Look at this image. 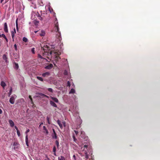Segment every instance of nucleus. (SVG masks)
Instances as JSON below:
<instances>
[{
  "label": "nucleus",
  "mask_w": 160,
  "mask_h": 160,
  "mask_svg": "<svg viewBox=\"0 0 160 160\" xmlns=\"http://www.w3.org/2000/svg\"><path fill=\"white\" fill-rule=\"evenodd\" d=\"M4 0H1V3H2Z\"/></svg>",
  "instance_id": "nucleus-52"
},
{
  "label": "nucleus",
  "mask_w": 160,
  "mask_h": 160,
  "mask_svg": "<svg viewBox=\"0 0 160 160\" xmlns=\"http://www.w3.org/2000/svg\"><path fill=\"white\" fill-rule=\"evenodd\" d=\"M17 132L18 136L20 137V133L19 131L17 130Z\"/></svg>",
  "instance_id": "nucleus-34"
},
{
  "label": "nucleus",
  "mask_w": 160,
  "mask_h": 160,
  "mask_svg": "<svg viewBox=\"0 0 160 160\" xmlns=\"http://www.w3.org/2000/svg\"><path fill=\"white\" fill-rule=\"evenodd\" d=\"M54 152V154L55 156H56V152Z\"/></svg>",
  "instance_id": "nucleus-54"
},
{
  "label": "nucleus",
  "mask_w": 160,
  "mask_h": 160,
  "mask_svg": "<svg viewBox=\"0 0 160 160\" xmlns=\"http://www.w3.org/2000/svg\"><path fill=\"white\" fill-rule=\"evenodd\" d=\"M58 160H65V159L64 157L60 156L58 157Z\"/></svg>",
  "instance_id": "nucleus-18"
},
{
  "label": "nucleus",
  "mask_w": 160,
  "mask_h": 160,
  "mask_svg": "<svg viewBox=\"0 0 160 160\" xmlns=\"http://www.w3.org/2000/svg\"><path fill=\"white\" fill-rule=\"evenodd\" d=\"M12 88H11L9 90V92L8 93V96L10 97L12 94Z\"/></svg>",
  "instance_id": "nucleus-26"
},
{
  "label": "nucleus",
  "mask_w": 160,
  "mask_h": 160,
  "mask_svg": "<svg viewBox=\"0 0 160 160\" xmlns=\"http://www.w3.org/2000/svg\"><path fill=\"white\" fill-rule=\"evenodd\" d=\"M84 148H87V147H88V146L87 145H84Z\"/></svg>",
  "instance_id": "nucleus-47"
},
{
  "label": "nucleus",
  "mask_w": 160,
  "mask_h": 160,
  "mask_svg": "<svg viewBox=\"0 0 160 160\" xmlns=\"http://www.w3.org/2000/svg\"><path fill=\"white\" fill-rule=\"evenodd\" d=\"M17 21L18 20L17 19L16 21V26H18Z\"/></svg>",
  "instance_id": "nucleus-44"
},
{
  "label": "nucleus",
  "mask_w": 160,
  "mask_h": 160,
  "mask_svg": "<svg viewBox=\"0 0 160 160\" xmlns=\"http://www.w3.org/2000/svg\"><path fill=\"white\" fill-rule=\"evenodd\" d=\"M75 92V90L73 88H72L71 89L69 93H74Z\"/></svg>",
  "instance_id": "nucleus-25"
},
{
  "label": "nucleus",
  "mask_w": 160,
  "mask_h": 160,
  "mask_svg": "<svg viewBox=\"0 0 160 160\" xmlns=\"http://www.w3.org/2000/svg\"><path fill=\"white\" fill-rule=\"evenodd\" d=\"M72 138L73 139V141L76 143H78V141L77 139L75 138V135H73Z\"/></svg>",
  "instance_id": "nucleus-20"
},
{
  "label": "nucleus",
  "mask_w": 160,
  "mask_h": 160,
  "mask_svg": "<svg viewBox=\"0 0 160 160\" xmlns=\"http://www.w3.org/2000/svg\"><path fill=\"white\" fill-rule=\"evenodd\" d=\"M2 58L4 60H5L6 62H7V57L6 54H4L3 55Z\"/></svg>",
  "instance_id": "nucleus-17"
},
{
  "label": "nucleus",
  "mask_w": 160,
  "mask_h": 160,
  "mask_svg": "<svg viewBox=\"0 0 160 160\" xmlns=\"http://www.w3.org/2000/svg\"><path fill=\"white\" fill-rule=\"evenodd\" d=\"M39 34L41 37L44 36L45 35V32L44 30H42Z\"/></svg>",
  "instance_id": "nucleus-11"
},
{
  "label": "nucleus",
  "mask_w": 160,
  "mask_h": 160,
  "mask_svg": "<svg viewBox=\"0 0 160 160\" xmlns=\"http://www.w3.org/2000/svg\"><path fill=\"white\" fill-rule=\"evenodd\" d=\"M42 124H43V122H42L40 123V125H39V127H40L41 126V125Z\"/></svg>",
  "instance_id": "nucleus-51"
},
{
  "label": "nucleus",
  "mask_w": 160,
  "mask_h": 160,
  "mask_svg": "<svg viewBox=\"0 0 160 160\" xmlns=\"http://www.w3.org/2000/svg\"><path fill=\"white\" fill-rule=\"evenodd\" d=\"M9 123L11 127H13L14 126V123L13 121L11 120H9Z\"/></svg>",
  "instance_id": "nucleus-15"
},
{
  "label": "nucleus",
  "mask_w": 160,
  "mask_h": 160,
  "mask_svg": "<svg viewBox=\"0 0 160 160\" xmlns=\"http://www.w3.org/2000/svg\"><path fill=\"white\" fill-rule=\"evenodd\" d=\"M22 40L24 42H27L28 40L27 38L25 37H23V38Z\"/></svg>",
  "instance_id": "nucleus-30"
},
{
  "label": "nucleus",
  "mask_w": 160,
  "mask_h": 160,
  "mask_svg": "<svg viewBox=\"0 0 160 160\" xmlns=\"http://www.w3.org/2000/svg\"><path fill=\"white\" fill-rule=\"evenodd\" d=\"M50 98H51V99L53 100L56 103L58 102L59 101L57 98L52 96H50Z\"/></svg>",
  "instance_id": "nucleus-9"
},
{
  "label": "nucleus",
  "mask_w": 160,
  "mask_h": 160,
  "mask_svg": "<svg viewBox=\"0 0 160 160\" xmlns=\"http://www.w3.org/2000/svg\"><path fill=\"white\" fill-rule=\"evenodd\" d=\"M38 31H34V32L35 33H36L37 32H38Z\"/></svg>",
  "instance_id": "nucleus-55"
},
{
  "label": "nucleus",
  "mask_w": 160,
  "mask_h": 160,
  "mask_svg": "<svg viewBox=\"0 0 160 160\" xmlns=\"http://www.w3.org/2000/svg\"><path fill=\"white\" fill-rule=\"evenodd\" d=\"M48 91H49V92H53V90L52 88H48Z\"/></svg>",
  "instance_id": "nucleus-33"
},
{
  "label": "nucleus",
  "mask_w": 160,
  "mask_h": 160,
  "mask_svg": "<svg viewBox=\"0 0 160 160\" xmlns=\"http://www.w3.org/2000/svg\"><path fill=\"white\" fill-rule=\"evenodd\" d=\"M5 39L6 40V41L7 42H8V40L7 39V38H5Z\"/></svg>",
  "instance_id": "nucleus-49"
},
{
  "label": "nucleus",
  "mask_w": 160,
  "mask_h": 160,
  "mask_svg": "<svg viewBox=\"0 0 160 160\" xmlns=\"http://www.w3.org/2000/svg\"><path fill=\"white\" fill-rule=\"evenodd\" d=\"M17 96L15 95H12L9 100L10 102L12 104H13L15 102V99Z\"/></svg>",
  "instance_id": "nucleus-3"
},
{
  "label": "nucleus",
  "mask_w": 160,
  "mask_h": 160,
  "mask_svg": "<svg viewBox=\"0 0 160 160\" xmlns=\"http://www.w3.org/2000/svg\"><path fill=\"white\" fill-rule=\"evenodd\" d=\"M38 18L41 20H42V18L41 17L40 14L38 13V15L37 16Z\"/></svg>",
  "instance_id": "nucleus-27"
},
{
  "label": "nucleus",
  "mask_w": 160,
  "mask_h": 160,
  "mask_svg": "<svg viewBox=\"0 0 160 160\" xmlns=\"http://www.w3.org/2000/svg\"><path fill=\"white\" fill-rule=\"evenodd\" d=\"M50 74V73L49 72H47L45 73H44L42 74V76L43 77H46L49 76Z\"/></svg>",
  "instance_id": "nucleus-10"
},
{
  "label": "nucleus",
  "mask_w": 160,
  "mask_h": 160,
  "mask_svg": "<svg viewBox=\"0 0 160 160\" xmlns=\"http://www.w3.org/2000/svg\"><path fill=\"white\" fill-rule=\"evenodd\" d=\"M16 33V32L15 29V28H14V31H12L11 32V35H12V40L13 41H14V36L15 34Z\"/></svg>",
  "instance_id": "nucleus-8"
},
{
  "label": "nucleus",
  "mask_w": 160,
  "mask_h": 160,
  "mask_svg": "<svg viewBox=\"0 0 160 160\" xmlns=\"http://www.w3.org/2000/svg\"><path fill=\"white\" fill-rule=\"evenodd\" d=\"M25 142L27 146V147L29 146L28 145V135H26L25 137Z\"/></svg>",
  "instance_id": "nucleus-13"
},
{
  "label": "nucleus",
  "mask_w": 160,
  "mask_h": 160,
  "mask_svg": "<svg viewBox=\"0 0 160 160\" xmlns=\"http://www.w3.org/2000/svg\"><path fill=\"white\" fill-rule=\"evenodd\" d=\"M57 122L58 125H59L60 128L61 129H62L63 128V126L62 124L61 123L60 121L59 120H58L57 121Z\"/></svg>",
  "instance_id": "nucleus-14"
},
{
  "label": "nucleus",
  "mask_w": 160,
  "mask_h": 160,
  "mask_svg": "<svg viewBox=\"0 0 160 160\" xmlns=\"http://www.w3.org/2000/svg\"><path fill=\"white\" fill-rule=\"evenodd\" d=\"M47 159H45V160H49V158H47Z\"/></svg>",
  "instance_id": "nucleus-58"
},
{
  "label": "nucleus",
  "mask_w": 160,
  "mask_h": 160,
  "mask_svg": "<svg viewBox=\"0 0 160 160\" xmlns=\"http://www.w3.org/2000/svg\"><path fill=\"white\" fill-rule=\"evenodd\" d=\"M85 158H86V160H88V154L87 152L86 151L85 152Z\"/></svg>",
  "instance_id": "nucleus-19"
},
{
  "label": "nucleus",
  "mask_w": 160,
  "mask_h": 160,
  "mask_svg": "<svg viewBox=\"0 0 160 160\" xmlns=\"http://www.w3.org/2000/svg\"><path fill=\"white\" fill-rule=\"evenodd\" d=\"M14 58L15 59H17L19 57V56L16 54L13 53Z\"/></svg>",
  "instance_id": "nucleus-24"
},
{
  "label": "nucleus",
  "mask_w": 160,
  "mask_h": 160,
  "mask_svg": "<svg viewBox=\"0 0 160 160\" xmlns=\"http://www.w3.org/2000/svg\"><path fill=\"white\" fill-rule=\"evenodd\" d=\"M38 58H40L41 59H42L44 60H46L45 58H43L41 55L38 54Z\"/></svg>",
  "instance_id": "nucleus-29"
},
{
  "label": "nucleus",
  "mask_w": 160,
  "mask_h": 160,
  "mask_svg": "<svg viewBox=\"0 0 160 160\" xmlns=\"http://www.w3.org/2000/svg\"><path fill=\"white\" fill-rule=\"evenodd\" d=\"M73 157L75 159V160H76V156H75V155H73Z\"/></svg>",
  "instance_id": "nucleus-45"
},
{
  "label": "nucleus",
  "mask_w": 160,
  "mask_h": 160,
  "mask_svg": "<svg viewBox=\"0 0 160 160\" xmlns=\"http://www.w3.org/2000/svg\"><path fill=\"white\" fill-rule=\"evenodd\" d=\"M29 1H31L32 0H28Z\"/></svg>",
  "instance_id": "nucleus-59"
},
{
  "label": "nucleus",
  "mask_w": 160,
  "mask_h": 160,
  "mask_svg": "<svg viewBox=\"0 0 160 160\" xmlns=\"http://www.w3.org/2000/svg\"><path fill=\"white\" fill-rule=\"evenodd\" d=\"M70 86H71L70 82L69 81H68L67 82V86L70 87Z\"/></svg>",
  "instance_id": "nucleus-35"
},
{
  "label": "nucleus",
  "mask_w": 160,
  "mask_h": 160,
  "mask_svg": "<svg viewBox=\"0 0 160 160\" xmlns=\"http://www.w3.org/2000/svg\"><path fill=\"white\" fill-rule=\"evenodd\" d=\"M43 130H44L46 131V133L47 134H48V132L45 126H43Z\"/></svg>",
  "instance_id": "nucleus-21"
},
{
  "label": "nucleus",
  "mask_w": 160,
  "mask_h": 160,
  "mask_svg": "<svg viewBox=\"0 0 160 160\" xmlns=\"http://www.w3.org/2000/svg\"><path fill=\"white\" fill-rule=\"evenodd\" d=\"M34 49H35L34 48H32V49L31 51H32V53H33V54H34L35 53V52H34L35 50H34Z\"/></svg>",
  "instance_id": "nucleus-37"
},
{
  "label": "nucleus",
  "mask_w": 160,
  "mask_h": 160,
  "mask_svg": "<svg viewBox=\"0 0 160 160\" xmlns=\"http://www.w3.org/2000/svg\"><path fill=\"white\" fill-rule=\"evenodd\" d=\"M41 96L43 97H45V98H49V96H47L46 95H45L44 94H42Z\"/></svg>",
  "instance_id": "nucleus-31"
},
{
  "label": "nucleus",
  "mask_w": 160,
  "mask_h": 160,
  "mask_svg": "<svg viewBox=\"0 0 160 160\" xmlns=\"http://www.w3.org/2000/svg\"><path fill=\"white\" fill-rule=\"evenodd\" d=\"M14 48L15 49V50L16 51H17V45H16V44H15V45H14Z\"/></svg>",
  "instance_id": "nucleus-38"
},
{
  "label": "nucleus",
  "mask_w": 160,
  "mask_h": 160,
  "mask_svg": "<svg viewBox=\"0 0 160 160\" xmlns=\"http://www.w3.org/2000/svg\"><path fill=\"white\" fill-rule=\"evenodd\" d=\"M0 85L3 89H4L5 87L6 86V84L3 81H2L1 82Z\"/></svg>",
  "instance_id": "nucleus-12"
},
{
  "label": "nucleus",
  "mask_w": 160,
  "mask_h": 160,
  "mask_svg": "<svg viewBox=\"0 0 160 160\" xmlns=\"http://www.w3.org/2000/svg\"><path fill=\"white\" fill-rule=\"evenodd\" d=\"M47 120L48 123L49 124H50L51 123V121L50 120L48 116L47 117Z\"/></svg>",
  "instance_id": "nucleus-28"
},
{
  "label": "nucleus",
  "mask_w": 160,
  "mask_h": 160,
  "mask_svg": "<svg viewBox=\"0 0 160 160\" xmlns=\"http://www.w3.org/2000/svg\"><path fill=\"white\" fill-rule=\"evenodd\" d=\"M52 131L53 133L52 134V137L53 139H57V135L56 133L55 132V130L54 129H52Z\"/></svg>",
  "instance_id": "nucleus-4"
},
{
  "label": "nucleus",
  "mask_w": 160,
  "mask_h": 160,
  "mask_svg": "<svg viewBox=\"0 0 160 160\" xmlns=\"http://www.w3.org/2000/svg\"><path fill=\"white\" fill-rule=\"evenodd\" d=\"M67 73H68V72H67V71L66 70H65L64 72V75H67Z\"/></svg>",
  "instance_id": "nucleus-42"
},
{
  "label": "nucleus",
  "mask_w": 160,
  "mask_h": 160,
  "mask_svg": "<svg viewBox=\"0 0 160 160\" xmlns=\"http://www.w3.org/2000/svg\"><path fill=\"white\" fill-rule=\"evenodd\" d=\"M55 143L57 147L58 148L59 145L58 141V140H56L55 142Z\"/></svg>",
  "instance_id": "nucleus-32"
},
{
  "label": "nucleus",
  "mask_w": 160,
  "mask_h": 160,
  "mask_svg": "<svg viewBox=\"0 0 160 160\" xmlns=\"http://www.w3.org/2000/svg\"><path fill=\"white\" fill-rule=\"evenodd\" d=\"M7 2V1L6 0V1H5V2H4V3H6Z\"/></svg>",
  "instance_id": "nucleus-56"
},
{
  "label": "nucleus",
  "mask_w": 160,
  "mask_h": 160,
  "mask_svg": "<svg viewBox=\"0 0 160 160\" xmlns=\"http://www.w3.org/2000/svg\"><path fill=\"white\" fill-rule=\"evenodd\" d=\"M93 160L92 158H89L88 159V160Z\"/></svg>",
  "instance_id": "nucleus-50"
},
{
  "label": "nucleus",
  "mask_w": 160,
  "mask_h": 160,
  "mask_svg": "<svg viewBox=\"0 0 160 160\" xmlns=\"http://www.w3.org/2000/svg\"><path fill=\"white\" fill-rule=\"evenodd\" d=\"M18 68H19V66H18V64L17 63L15 62L14 63V68L15 69L17 70L18 69Z\"/></svg>",
  "instance_id": "nucleus-16"
},
{
  "label": "nucleus",
  "mask_w": 160,
  "mask_h": 160,
  "mask_svg": "<svg viewBox=\"0 0 160 160\" xmlns=\"http://www.w3.org/2000/svg\"><path fill=\"white\" fill-rule=\"evenodd\" d=\"M56 149L55 146H54L53 148V152H56Z\"/></svg>",
  "instance_id": "nucleus-40"
},
{
  "label": "nucleus",
  "mask_w": 160,
  "mask_h": 160,
  "mask_svg": "<svg viewBox=\"0 0 160 160\" xmlns=\"http://www.w3.org/2000/svg\"><path fill=\"white\" fill-rule=\"evenodd\" d=\"M50 104L52 106L54 107H57V104L53 101L52 100H50Z\"/></svg>",
  "instance_id": "nucleus-6"
},
{
  "label": "nucleus",
  "mask_w": 160,
  "mask_h": 160,
  "mask_svg": "<svg viewBox=\"0 0 160 160\" xmlns=\"http://www.w3.org/2000/svg\"><path fill=\"white\" fill-rule=\"evenodd\" d=\"M62 123L64 126V127H65V126H66V125H65L66 123H65V122H62Z\"/></svg>",
  "instance_id": "nucleus-43"
},
{
  "label": "nucleus",
  "mask_w": 160,
  "mask_h": 160,
  "mask_svg": "<svg viewBox=\"0 0 160 160\" xmlns=\"http://www.w3.org/2000/svg\"><path fill=\"white\" fill-rule=\"evenodd\" d=\"M0 36H0V38H1V37H2L3 38H6L5 35L3 34H2V35L0 34Z\"/></svg>",
  "instance_id": "nucleus-36"
},
{
  "label": "nucleus",
  "mask_w": 160,
  "mask_h": 160,
  "mask_svg": "<svg viewBox=\"0 0 160 160\" xmlns=\"http://www.w3.org/2000/svg\"><path fill=\"white\" fill-rule=\"evenodd\" d=\"M29 98L30 99L31 103L32 104H33V100H32V98L31 97V96H30V95H29Z\"/></svg>",
  "instance_id": "nucleus-22"
},
{
  "label": "nucleus",
  "mask_w": 160,
  "mask_h": 160,
  "mask_svg": "<svg viewBox=\"0 0 160 160\" xmlns=\"http://www.w3.org/2000/svg\"><path fill=\"white\" fill-rule=\"evenodd\" d=\"M16 27L17 30H18V26H16Z\"/></svg>",
  "instance_id": "nucleus-53"
},
{
  "label": "nucleus",
  "mask_w": 160,
  "mask_h": 160,
  "mask_svg": "<svg viewBox=\"0 0 160 160\" xmlns=\"http://www.w3.org/2000/svg\"><path fill=\"white\" fill-rule=\"evenodd\" d=\"M30 131V130L29 129H28L25 132V133L26 135H28L27 133Z\"/></svg>",
  "instance_id": "nucleus-39"
},
{
  "label": "nucleus",
  "mask_w": 160,
  "mask_h": 160,
  "mask_svg": "<svg viewBox=\"0 0 160 160\" xmlns=\"http://www.w3.org/2000/svg\"><path fill=\"white\" fill-rule=\"evenodd\" d=\"M53 67V65L51 63L48 65L46 66L45 67V68L47 69H50L52 68Z\"/></svg>",
  "instance_id": "nucleus-7"
},
{
  "label": "nucleus",
  "mask_w": 160,
  "mask_h": 160,
  "mask_svg": "<svg viewBox=\"0 0 160 160\" xmlns=\"http://www.w3.org/2000/svg\"><path fill=\"white\" fill-rule=\"evenodd\" d=\"M49 54L51 56H52L53 54H55L54 56H55V57L54 59L56 61H58V59H60V57L59 56V55L60 54V52H58L57 54L55 52L51 51L49 53Z\"/></svg>",
  "instance_id": "nucleus-2"
},
{
  "label": "nucleus",
  "mask_w": 160,
  "mask_h": 160,
  "mask_svg": "<svg viewBox=\"0 0 160 160\" xmlns=\"http://www.w3.org/2000/svg\"><path fill=\"white\" fill-rule=\"evenodd\" d=\"M33 104V107H35V105L34 104V103H33V104Z\"/></svg>",
  "instance_id": "nucleus-57"
},
{
  "label": "nucleus",
  "mask_w": 160,
  "mask_h": 160,
  "mask_svg": "<svg viewBox=\"0 0 160 160\" xmlns=\"http://www.w3.org/2000/svg\"><path fill=\"white\" fill-rule=\"evenodd\" d=\"M2 110L1 109H0V114L2 113Z\"/></svg>",
  "instance_id": "nucleus-48"
},
{
  "label": "nucleus",
  "mask_w": 160,
  "mask_h": 160,
  "mask_svg": "<svg viewBox=\"0 0 160 160\" xmlns=\"http://www.w3.org/2000/svg\"><path fill=\"white\" fill-rule=\"evenodd\" d=\"M57 19L56 18V20L55 21V30L56 31V32H58L59 34V35L58 36V39L59 41H60L62 40V38L61 37V35L60 34V32H59V28L58 22H57Z\"/></svg>",
  "instance_id": "nucleus-1"
},
{
  "label": "nucleus",
  "mask_w": 160,
  "mask_h": 160,
  "mask_svg": "<svg viewBox=\"0 0 160 160\" xmlns=\"http://www.w3.org/2000/svg\"><path fill=\"white\" fill-rule=\"evenodd\" d=\"M37 79H38V80L41 81H42V82H43V78H42V77H39V76H37Z\"/></svg>",
  "instance_id": "nucleus-23"
},
{
  "label": "nucleus",
  "mask_w": 160,
  "mask_h": 160,
  "mask_svg": "<svg viewBox=\"0 0 160 160\" xmlns=\"http://www.w3.org/2000/svg\"><path fill=\"white\" fill-rule=\"evenodd\" d=\"M74 132H75L76 135H77L78 134V132L76 131V130H74Z\"/></svg>",
  "instance_id": "nucleus-41"
},
{
  "label": "nucleus",
  "mask_w": 160,
  "mask_h": 160,
  "mask_svg": "<svg viewBox=\"0 0 160 160\" xmlns=\"http://www.w3.org/2000/svg\"><path fill=\"white\" fill-rule=\"evenodd\" d=\"M15 128L16 129V130H17H17H19L18 129V128L16 126H15Z\"/></svg>",
  "instance_id": "nucleus-46"
},
{
  "label": "nucleus",
  "mask_w": 160,
  "mask_h": 160,
  "mask_svg": "<svg viewBox=\"0 0 160 160\" xmlns=\"http://www.w3.org/2000/svg\"><path fill=\"white\" fill-rule=\"evenodd\" d=\"M4 31L6 32L7 33L8 32V26L6 22H5L4 23Z\"/></svg>",
  "instance_id": "nucleus-5"
}]
</instances>
